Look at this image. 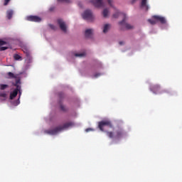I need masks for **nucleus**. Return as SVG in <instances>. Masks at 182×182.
<instances>
[{
    "mask_svg": "<svg viewBox=\"0 0 182 182\" xmlns=\"http://www.w3.org/2000/svg\"><path fill=\"white\" fill-rule=\"evenodd\" d=\"M53 11H55V6H51V7H50L49 11H50V12H53Z\"/></svg>",
    "mask_w": 182,
    "mask_h": 182,
    "instance_id": "obj_28",
    "label": "nucleus"
},
{
    "mask_svg": "<svg viewBox=\"0 0 182 182\" xmlns=\"http://www.w3.org/2000/svg\"><path fill=\"white\" fill-rule=\"evenodd\" d=\"M57 23L63 32H66V30H67L66 23L63 21V19L58 18L57 20Z\"/></svg>",
    "mask_w": 182,
    "mask_h": 182,
    "instance_id": "obj_8",
    "label": "nucleus"
},
{
    "mask_svg": "<svg viewBox=\"0 0 182 182\" xmlns=\"http://www.w3.org/2000/svg\"><path fill=\"white\" fill-rule=\"evenodd\" d=\"M60 109L63 110V112H66V108L65 107V105L60 104Z\"/></svg>",
    "mask_w": 182,
    "mask_h": 182,
    "instance_id": "obj_24",
    "label": "nucleus"
},
{
    "mask_svg": "<svg viewBox=\"0 0 182 182\" xmlns=\"http://www.w3.org/2000/svg\"><path fill=\"white\" fill-rule=\"evenodd\" d=\"M59 97H60V98L64 97H65V95H63V93H60V94H59Z\"/></svg>",
    "mask_w": 182,
    "mask_h": 182,
    "instance_id": "obj_33",
    "label": "nucleus"
},
{
    "mask_svg": "<svg viewBox=\"0 0 182 182\" xmlns=\"http://www.w3.org/2000/svg\"><path fill=\"white\" fill-rule=\"evenodd\" d=\"M4 45H6V42L0 40V51L6 50V49H8L7 47H1V46H4Z\"/></svg>",
    "mask_w": 182,
    "mask_h": 182,
    "instance_id": "obj_14",
    "label": "nucleus"
},
{
    "mask_svg": "<svg viewBox=\"0 0 182 182\" xmlns=\"http://www.w3.org/2000/svg\"><path fill=\"white\" fill-rule=\"evenodd\" d=\"M14 15V11L12 10H8L6 12V16L8 19H12V16Z\"/></svg>",
    "mask_w": 182,
    "mask_h": 182,
    "instance_id": "obj_15",
    "label": "nucleus"
},
{
    "mask_svg": "<svg viewBox=\"0 0 182 182\" xmlns=\"http://www.w3.org/2000/svg\"><path fill=\"white\" fill-rule=\"evenodd\" d=\"M69 127V122L65 123L63 127H57L53 129H49L47 131L48 134H58L59 132H62V130H65V129H68Z\"/></svg>",
    "mask_w": 182,
    "mask_h": 182,
    "instance_id": "obj_2",
    "label": "nucleus"
},
{
    "mask_svg": "<svg viewBox=\"0 0 182 182\" xmlns=\"http://www.w3.org/2000/svg\"><path fill=\"white\" fill-rule=\"evenodd\" d=\"M26 18L30 22H41L42 21V18L38 16H28Z\"/></svg>",
    "mask_w": 182,
    "mask_h": 182,
    "instance_id": "obj_10",
    "label": "nucleus"
},
{
    "mask_svg": "<svg viewBox=\"0 0 182 182\" xmlns=\"http://www.w3.org/2000/svg\"><path fill=\"white\" fill-rule=\"evenodd\" d=\"M119 46H124V41H119Z\"/></svg>",
    "mask_w": 182,
    "mask_h": 182,
    "instance_id": "obj_31",
    "label": "nucleus"
},
{
    "mask_svg": "<svg viewBox=\"0 0 182 182\" xmlns=\"http://www.w3.org/2000/svg\"><path fill=\"white\" fill-rule=\"evenodd\" d=\"M92 32H93L92 29H87L85 33V38H91V36L92 35Z\"/></svg>",
    "mask_w": 182,
    "mask_h": 182,
    "instance_id": "obj_13",
    "label": "nucleus"
},
{
    "mask_svg": "<svg viewBox=\"0 0 182 182\" xmlns=\"http://www.w3.org/2000/svg\"><path fill=\"white\" fill-rule=\"evenodd\" d=\"M110 26V24H105L102 31L103 33H107V32H108V31L109 30Z\"/></svg>",
    "mask_w": 182,
    "mask_h": 182,
    "instance_id": "obj_16",
    "label": "nucleus"
},
{
    "mask_svg": "<svg viewBox=\"0 0 182 182\" xmlns=\"http://www.w3.org/2000/svg\"><path fill=\"white\" fill-rule=\"evenodd\" d=\"M150 90L155 94L159 92L161 87L159 85H155L151 87Z\"/></svg>",
    "mask_w": 182,
    "mask_h": 182,
    "instance_id": "obj_12",
    "label": "nucleus"
},
{
    "mask_svg": "<svg viewBox=\"0 0 182 182\" xmlns=\"http://www.w3.org/2000/svg\"><path fill=\"white\" fill-rule=\"evenodd\" d=\"M58 2H68V0H57Z\"/></svg>",
    "mask_w": 182,
    "mask_h": 182,
    "instance_id": "obj_32",
    "label": "nucleus"
},
{
    "mask_svg": "<svg viewBox=\"0 0 182 182\" xmlns=\"http://www.w3.org/2000/svg\"><path fill=\"white\" fill-rule=\"evenodd\" d=\"M164 92L168 94L170 93V91L168 90H162V92H161V93H164Z\"/></svg>",
    "mask_w": 182,
    "mask_h": 182,
    "instance_id": "obj_30",
    "label": "nucleus"
},
{
    "mask_svg": "<svg viewBox=\"0 0 182 182\" xmlns=\"http://www.w3.org/2000/svg\"><path fill=\"white\" fill-rule=\"evenodd\" d=\"M106 132V135L109 139H120L122 138L125 132L122 128H119V129H117L115 132H112V131H105Z\"/></svg>",
    "mask_w": 182,
    "mask_h": 182,
    "instance_id": "obj_1",
    "label": "nucleus"
},
{
    "mask_svg": "<svg viewBox=\"0 0 182 182\" xmlns=\"http://www.w3.org/2000/svg\"><path fill=\"white\" fill-rule=\"evenodd\" d=\"M105 127H108L109 128H113V124L109 120H102L101 122H98V129L101 130V132H105L104 129Z\"/></svg>",
    "mask_w": 182,
    "mask_h": 182,
    "instance_id": "obj_4",
    "label": "nucleus"
},
{
    "mask_svg": "<svg viewBox=\"0 0 182 182\" xmlns=\"http://www.w3.org/2000/svg\"><path fill=\"white\" fill-rule=\"evenodd\" d=\"M107 3H108V4H109L110 6H112V3H113L112 0H107Z\"/></svg>",
    "mask_w": 182,
    "mask_h": 182,
    "instance_id": "obj_29",
    "label": "nucleus"
},
{
    "mask_svg": "<svg viewBox=\"0 0 182 182\" xmlns=\"http://www.w3.org/2000/svg\"><path fill=\"white\" fill-rule=\"evenodd\" d=\"M0 97H3L4 100L6 99V93H0Z\"/></svg>",
    "mask_w": 182,
    "mask_h": 182,
    "instance_id": "obj_25",
    "label": "nucleus"
},
{
    "mask_svg": "<svg viewBox=\"0 0 182 182\" xmlns=\"http://www.w3.org/2000/svg\"><path fill=\"white\" fill-rule=\"evenodd\" d=\"M75 126V123L74 122L70 121L69 122V127H74Z\"/></svg>",
    "mask_w": 182,
    "mask_h": 182,
    "instance_id": "obj_22",
    "label": "nucleus"
},
{
    "mask_svg": "<svg viewBox=\"0 0 182 182\" xmlns=\"http://www.w3.org/2000/svg\"><path fill=\"white\" fill-rule=\"evenodd\" d=\"M6 87H8V85H5V84L0 85L1 90H5V89H6Z\"/></svg>",
    "mask_w": 182,
    "mask_h": 182,
    "instance_id": "obj_20",
    "label": "nucleus"
},
{
    "mask_svg": "<svg viewBox=\"0 0 182 182\" xmlns=\"http://www.w3.org/2000/svg\"><path fill=\"white\" fill-rule=\"evenodd\" d=\"M9 2H11V0H4V6H6Z\"/></svg>",
    "mask_w": 182,
    "mask_h": 182,
    "instance_id": "obj_26",
    "label": "nucleus"
},
{
    "mask_svg": "<svg viewBox=\"0 0 182 182\" xmlns=\"http://www.w3.org/2000/svg\"><path fill=\"white\" fill-rule=\"evenodd\" d=\"M7 75L10 79H16V75L11 72L8 73Z\"/></svg>",
    "mask_w": 182,
    "mask_h": 182,
    "instance_id": "obj_17",
    "label": "nucleus"
},
{
    "mask_svg": "<svg viewBox=\"0 0 182 182\" xmlns=\"http://www.w3.org/2000/svg\"><path fill=\"white\" fill-rule=\"evenodd\" d=\"M101 75V74L100 73H97V74H95V77H98L99 76H100Z\"/></svg>",
    "mask_w": 182,
    "mask_h": 182,
    "instance_id": "obj_34",
    "label": "nucleus"
},
{
    "mask_svg": "<svg viewBox=\"0 0 182 182\" xmlns=\"http://www.w3.org/2000/svg\"><path fill=\"white\" fill-rule=\"evenodd\" d=\"M122 14L123 15L124 18H123V20H122V21H120V22L119 23V25H124L125 27H126V28H127V29H132V28H133V26H132L130 24L126 23V19H127V15H126V14H122V13H117V14H115L113 15V17L115 18H118L119 16H121Z\"/></svg>",
    "mask_w": 182,
    "mask_h": 182,
    "instance_id": "obj_5",
    "label": "nucleus"
},
{
    "mask_svg": "<svg viewBox=\"0 0 182 182\" xmlns=\"http://www.w3.org/2000/svg\"><path fill=\"white\" fill-rule=\"evenodd\" d=\"M82 18L87 21H92L93 20V16L92 13L90 10H87L84 12L82 14Z\"/></svg>",
    "mask_w": 182,
    "mask_h": 182,
    "instance_id": "obj_7",
    "label": "nucleus"
},
{
    "mask_svg": "<svg viewBox=\"0 0 182 182\" xmlns=\"http://www.w3.org/2000/svg\"><path fill=\"white\" fill-rule=\"evenodd\" d=\"M23 52L26 56L27 63H31V62H32V56L31 55V52L29 51V50H28V48H23Z\"/></svg>",
    "mask_w": 182,
    "mask_h": 182,
    "instance_id": "obj_9",
    "label": "nucleus"
},
{
    "mask_svg": "<svg viewBox=\"0 0 182 182\" xmlns=\"http://www.w3.org/2000/svg\"><path fill=\"white\" fill-rule=\"evenodd\" d=\"M94 131H95V129H92V128H87L85 129L86 132H94Z\"/></svg>",
    "mask_w": 182,
    "mask_h": 182,
    "instance_id": "obj_27",
    "label": "nucleus"
},
{
    "mask_svg": "<svg viewBox=\"0 0 182 182\" xmlns=\"http://www.w3.org/2000/svg\"><path fill=\"white\" fill-rule=\"evenodd\" d=\"M149 22L152 25L156 24L157 22H160L162 24H165L166 23V20L163 16H154L152 17V19H149Z\"/></svg>",
    "mask_w": 182,
    "mask_h": 182,
    "instance_id": "obj_3",
    "label": "nucleus"
},
{
    "mask_svg": "<svg viewBox=\"0 0 182 182\" xmlns=\"http://www.w3.org/2000/svg\"><path fill=\"white\" fill-rule=\"evenodd\" d=\"M91 2L95 5L97 8H100L104 6V3L102 0H91Z\"/></svg>",
    "mask_w": 182,
    "mask_h": 182,
    "instance_id": "obj_11",
    "label": "nucleus"
},
{
    "mask_svg": "<svg viewBox=\"0 0 182 182\" xmlns=\"http://www.w3.org/2000/svg\"><path fill=\"white\" fill-rule=\"evenodd\" d=\"M19 83H21V81L19 80H17L16 81V84L14 86H16V89H15L13 92L10 94V99L11 100H14V97H16L18 96V92L21 90V85H19Z\"/></svg>",
    "mask_w": 182,
    "mask_h": 182,
    "instance_id": "obj_6",
    "label": "nucleus"
},
{
    "mask_svg": "<svg viewBox=\"0 0 182 182\" xmlns=\"http://www.w3.org/2000/svg\"><path fill=\"white\" fill-rule=\"evenodd\" d=\"M49 26L51 29H53V31H56V29H57V28H56V26H55V25L50 24Z\"/></svg>",
    "mask_w": 182,
    "mask_h": 182,
    "instance_id": "obj_23",
    "label": "nucleus"
},
{
    "mask_svg": "<svg viewBox=\"0 0 182 182\" xmlns=\"http://www.w3.org/2000/svg\"><path fill=\"white\" fill-rule=\"evenodd\" d=\"M109 14V11L107 9H104L102 11V16L104 18H107Z\"/></svg>",
    "mask_w": 182,
    "mask_h": 182,
    "instance_id": "obj_18",
    "label": "nucleus"
},
{
    "mask_svg": "<svg viewBox=\"0 0 182 182\" xmlns=\"http://www.w3.org/2000/svg\"><path fill=\"white\" fill-rule=\"evenodd\" d=\"M14 58L15 60H22V57L18 54H14Z\"/></svg>",
    "mask_w": 182,
    "mask_h": 182,
    "instance_id": "obj_19",
    "label": "nucleus"
},
{
    "mask_svg": "<svg viewBox=\"0 0 182 182\" xmlns=\"http://www.w3.org/2000/svg\"><path fill=\"white\" fill-rule=\"evenodd\" d=\"M85 55V53H75V57H80V58H82V57H84Z\"/></svg>",
    "mask_w": 182,
    "mask_h": 182,
    "instance_id": "obj_21",
    "label": "nucleus"
}]
</instances>
